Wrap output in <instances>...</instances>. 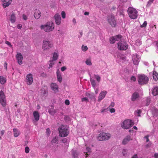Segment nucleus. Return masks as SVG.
<instances>
[{
	"mask_svg": "<svg viewBox=\"0 0 158 158\" xmlns=\"http://www.w3.org/2000/svg\"><path fill=\"white\" fill-rule=\"evenodd\" d=\"M40 28L41 30H44L45 32H49L53 30L54 28V25L52 21H49L44 25H41Z\"/></svg>",
	"mask_w": 158,
	"mask_h": 158,
	"instance_id": "obj_1",
	"label": "nucleus"
},
{
	"mask_svg": "<svg viewBox=\"0 0 158 158\" xmlns=\"http://www.w3.org/2000/svg\"><path fill=\"white\" fill-rule=\"evenodd\" d=\"M68 127L66 126L61 125L58 128L59 135L62 137L66 136L69 134Z\"/></svg>",
	"mask_w": 158,
	"mask_h": 158,
	"instance_id": "obj_2",
	"label": "nucleus"
},
{
	"mask_svg": "<svg viewBox=\"0 0 158 158\" xmlns=\"http://www.w3.org/2000/svg\"><path fill=\"white\" fill-rule=\"evenodd\" d=\"M128 13L129 17L131 19H136L137 17V11L134 8L130 7L128 9Z\"/></svg>",
	"mask_w": 158,
	"mask_h": 158,
	"instance_id": "obj_3",
	"label": "nucleus"
},
{
	"mask_svg": "<svg viewBox=\"0 0 158 158\" xmlns=\"http://www.w3.org/2000/svg\"><path fill=\"white\" fill-rule=\"evenodd\" d=\"M134 123L132 120L127 119L124 120L122 123L121 127L124 129H128L134 125Z\"/></svg>",
	"mask_w": 158,
	"mask_h": 158,
	"instance_id": "obj_4",
	"label": "nucleus"
},
{
	"mask_svg": "<svg viewBox=\"0 0 158 158\" xmlns=\"http://www.w3.org/2000/svg\"><path fill=\"white\" fill-rule=\"evenodd\" d=\"M149 81L148 77L144 74L139 75V85H144L147 84Z\"/></svg>",
	"mask_w": 158,
	"mask_h": 158,
	"instance_id": "obj_5",
	"label": "nucleus"
},
{
	"mask_svg": "<svg viewBox=\"0 0 158 158\" xmlns=\"http://www.w3.org/2000/svg\"><path fill=\"white\" fill-rule=\"evenodd\" d=\"M111 137L109 133H102L99 134L98 137V139L99 141H103L109 139Z\"/></svg>",
	"mask_w": 158,
	"mask_h": 158,
	"instance_id": "obj_6",
	"label": "nucleus"
},
{
	"mask_svg": "<svg viewBox=\"0 0 158 158\" xmlns=\"http://www.w3.org/2000/svg\"><path fill=\"white\" fill-rule=\"evenodd\" d=\"M118 49L121 50H126L128 46L126 42L124 40H121L118 42Z\"/></svg>",
	"mask_w": 158,
	"mask_h": 158,
	"instance_id": "obj_7",
	"label": "nucleus"
},
{
	"mask_svg": "<svg viewBox=\"0 0 158 158\" xmlns=\"http://www.w3.org/2000/svg\"><path fill=\"white\" fill-rule=\"evenodd\" d=\"M53 46L52 42L49 40H44L43 43L42 48L44 50H48Z\"/></svg>",
	"mask_w": 158,
	"mask_h": 158,
	"instance_id": "obj_8",
	"label": "nucleus"
},
{
	"mask_svg": "<svg viewBox=\"0 0 158 158\" xmlns=\"http://www.w3.org/2000/svg\"><path fill=\"white\" fill-rule=\"evenodd\" d=\"M108 22L113 27H115L116 25V21L114 17L112 15H110L107 18Z\"/></svg>",
	"mask_w": 158,
	"mask_h": 158,
	"instance_id": "obj_9",
	"label": "nucleus"
},
{
	"mask_svg": "<svg viewBox=\"0 0 158 158\" xmlns=\"http://www.w3.org/2000/svg\"><path fill=\"white\" fill-rule=\"evenodd\" d=\"M0 102L2 106H6V102L5 97L2 90L0 91Z\"/></svg>",
	"mask_w": 158,
	"mask_h": 158,
	"instance_id": "obj_10",
	"label": "nucleus"
},
{
	"mask_svg": "<svg viewBox=\"0 0 158 158\" xmlns=\"http://www.w3.org/2000/svg\"><path fill=\"white\" fill-rule=\"evenodd\" d=\"M26 80L27 84L29 85H31L33 81L32 74L31 73L28 74L26 77Z\"/></svg>",
	"mask_w": 158,
	"mask_h": 158,
	"instance_id": "obj_11",
	"label": "nucleus"
},
{
	"mask_svg": "<svg viewBox=\"0 0 158 158\" xmlns=\"http://www.w3.org/2000/svg\"><path fill=\"white\" fill-rule=\"evenodd\" d=\"M54 18L56 23L57 25L60 24L61 22V18L60 15L58 13L56 14L54 16Z\"/></svg>",
	"mask_w": 158,
	"mask_h": 158,
	"instance_id": "obj_12",
	"label": "nucleus"
},
{
	"mask_svg": "<svg viewBox=\"0 0 158 158\" xmlns=\"http://www.w3.org/2000/svg\"><path fill=\"white\" fill-rule=\"evenodd\" d=\"M51 89L55 93H56L59 91L58 85L55 83H52L50 85Z\"/></svg>",
	"mask_w": 158,
	"mask_h": 158,
	"instance_id": "obj_13",
	"label": "nucleus"
},
{
	"mask_svg": "<svg viewBox=\"0 0 158 158\" xmlns=\"http://www.w3.org/2000/svg\"><path fill=\"white\" fill-rule=\"evenodd\" d=\"M23 58V56L21 53H17L16 55V58L19 64H22Z\"/></svg>",
	"mask_w": 158,
	"mask_h": 158,
	"instance_id": "obj_14",
	"label": "nucleus"
},
{
	"mask_svg": "<svg viewBox=\"0 0 158 158\" xmlns=\"http://www.w3.org/2000/svg\"><path fill=\"white\" fill-rule=\"evenodd\" d=\"M107 92L106 91H102L99 94L98 97V102L101 101L104 98L106 95Z\"/></svg>",
	"mask_w": 158,
	"mask_h": 158,
	"instance_id": "obj_15",
	"label": "nucleus"
},
{
	"mask_svg": "<svg viewBox=\"0 0 158 158\" xmlns=\"http://www.w3.org/2000/svg\"><path fill=\"white\" fill-rule=\"evenodd\" d=\"M131 139H132L131 138V136L129 135H127L123 139L122 141V143L124 145L126 144Z\"/></svg>",
	"mask_w": 158,
	"mask_h": 158,
	"instance_id": "obj_16",
	"label": "nucleus"
},
{
	"mask_svg": "<svg viewBox=\"0 0 158 158\" xmlns=\"http://www.w3.org/2000/svg\"><path fill=\"white\" fill-rule=\"evenodd\" d=\"M3 2V5L4 8L8 6L11 2L12 0H5L4 1H2Z\"/></svg>",
	"mask_w": 158,
	"mask_h": 158,
	"instance_id": "obj_17",
	"label": "nucleus"
},
{
	"mask_svg": "<svg viewBox=\"0 0 158 158\" xmlns=\"http://www.w3.org/2000/svg\"><path fill=\"white\" fill-rule=\"evenodd\" d=\"M41 12L40 11L37 9L35 10L34 14V17L36 19H38L41 16Z\"/></svg>",
	"mask_w": 158,
	"mask_h": 158,
	"instance_id": "obj_18",
	"label": "nucleus"
},
{
	"mask_svg": "<svg viewBox=\"0 0 158 158\" xmlns=\"http://www.w3.org/2000/svg\"><path fill=\"white\" fill-rule=\"evenodd\" d=\"M56 74L57 75V79L58 81L60 82H61L62 81V77L61 74L59 69H58L56 72Z\"/></svg>",
	"mask_w": 158,
	"mask_h": 158,
	"instance_id": "obj_19",
	"label": "nucleus"
},
{
	"mask_svg": "<svg viewBox=\"0 0 158 158\" xmlns=\"http://www.w3.org/2000/svg\"><path fill=\"white\" fill-rule=\"evenodd\" d=\"M132 60L134 64L136 65H138V58L137 55H134L132 57Z\"/></svg>",
	"mask_w": 158,
	"mask_h": 158,
	"instance_id": "obj_20",
	"label": "nucleus"
},
{
	"mask_svg": "<svg viewBox=\"0 0 158 158\" xmlns=\"http://www.w3.org/2000/svg\"><path fill=\"white\" fill-rule=\"evenodd\" d=\"M14 136L17 137H18L20 134V131L17 129L14 128L13 129Z\"/></svg>",
	"mask_w": 158,
	"mask_h": 158,
	"instance_id": "obj_21",
	"label": "nucleus"
},
{
	"mask_svg": "<svg viewBox=\"0 0 158 158\" xmlns=\"http://www.w3.org/2000/svg\"><path fill=\"white\" fill-rule=\"evenodd\" d=\"M33 115L35 121H37L39 119L40 115L38 112L36 111H34Z\"/></svg>",
	"mask_w": 158,
	"mask_h": 158,
	"instance_id": "obj_22",
	"label": "nucleus"
},
{
	"mask_svg": "<svg viewBox=\"0 0 158 158\" xmlns=\"http://www.w3.org/2000/svg\"><path fill=\"white\" fill-rule=\"evenodd\" d=\"M41 92L43 94H45L47 93L48 92V89L46 86H44L41 89Z\"/></svg>",
	"mask_w": 158,
	"mask_h": 158,
	"instance_id": "obj_23",
	"label": "nucleus"
},
{
	"mask_svg": "<svg viewBox=\"0 0 158 158\" xmlns=\"http://www.w3.org/2000/svg\"><path fill=\"white\" fill-rule=\"evenodd\" d=\"M16 19L15 14L13 13H12L10 16V21L12 23H13L15 22Z\"/></svg>",
	"mask_w": 158,
	"mask_h": 158,
	"instance_id": "obj_24",
	"label": "nucleus"
},
{
	"mask_svg": "<svg viewBox=\"0 0 158 158\" xmlns=\"http://www.w3.org/2000/svg\"><path fill=\"white\" fill-rule=\"evenodd\" d=\"M152 94L154 96L158 95V87H155L153 89Z\"/></svg>",
	"mask_w": 158,
	"mask_h": 158,
	"instance_id": "obj_25",
	"label": "nucleus"
},
{
	"mask_svg": "<svg viewBox=\"0 0 158 158\" xmlns=\"http://www.w3.org/2000/svg\"><path fill=\"white\" fill-rule=\"evenodd\" d=\"M153 79L157 81L158 80V73L156 71H154L152 74Z\"/></svg>",
	"mask_w": 158,
	"mask_h": 158,
	"instance_id": "obj_26",
	"label": "nucleus"
},
{
	"mask_svg": "<svg viewBox=\"0 0 158 158\" xmlns=\"http://www.w3.org/2000/svg\"><path fill=\"white\" fill-rule=\"evenodd\" d=\"M58 56L59 55L56 52H54L52 53V60L56 61L58 59Z\"/></svg>",
	"mask_w": 158,
	"mask_h": 158,
	"instance_id": "obj_27",
	"label": "nucleus"
},
{
	"mask_svg": "<svg viewBox=\"0 0 158 158\" xmlns=\"http://www.w3.org/2000/svg\"><path fill=\"white\" fill-rule=\"evenodd\" d=\"M48 112L49 114L52 115H54L56 113V111L53 107L50 108Z\"/></svg>",
	"mask_w": 158,
	"mask_h": 158,
	"instance_id": "obj_28",
	"label": "nucleus"
},
{
	"mask_svg": "<svg viewBox=\"0 0 158 158\" xmlns=\"http://www.w3.org/2000/svg\"><path fill=\"white\" fill-rule=\"evenodd\" d=\"M138 94L137 93H134L131 98V100L133 101H135L137 98H138Z\"/></svg>",
	"mask_w": 158,
	"mask_h": 158,
	"instance_id": "obj_29",
	"label": "nucleus"
},
{
	"mask_svg": "<svg viewBox=\"0 0 158 158\" xmlns=\"http://www.w3.org/2000/svg\"><path fill=\"white\" fill-rule=\"evenodd\" d=\"M6 80V78L3 76H0V82L1 84H4L5 83Z\"/></svg>",
	"mask_w": 158,
	"mask_h": 158,
	"instance_id": "obj_30",
	"label": "nucleus"
},
{
	"mask_svg": "<svg viewBox=\"0 0 158 158\" xmlns=\"http://www.w3.org/2000/svg\"><path fill=\"white\" fill-rule=\"evenodd\" d=\"M72 154L73 158H77L78 156V154L76 150H73L72 151Z\"/></svg>",
	"mask_w": 158,
	"mask_h": 158,
	"instance_id": "obj_31",
	"label": "nucleus"
},
{
	"mask_svg": "<svg viewBox=\"0 0 158 158\" xmlns=\"http://www.w3.org/2000/svg\"><path fill=\"white\" fill-rule=\"evenodd\" d=\"M117 57L122 61L124 60H125V56L121 54H118L117 56Z\"/></svg>",
	"mask_w": 158,
	"mask_h": 158,
	"instance_id": "obj_32",
	"label": "nucleus"
},
{
	"mask_svg": "<svg viewBox=\"0 0 158 158\" xmlns=\"http://www.w3.org/2000/svg\"><path fill=\"white\" fill-rule=\"evenodd\" d=\"M152 114L153 115L155 116H158V109L156 108H153L152 110Z\"/></svg>",
	"mask_w": 158,
	"mask_h": 158,
	"instance_id": "obj_33",
	"label": "nucleus"
},
{
	"mask_svg": "<svg viewBox=\"0 0 158 158\" xmlns=\"http://www.w3.org/2000/svg\"><path fill=\"white\" fill-rule=\"evenodd\" d=\"M90 81L93 87L95 89V87L96 85V83L95 80L94 79H90Z\"/></svg>",
	"mask_w": 158,
	"mask_h": 158,
	"instance_id": "obj_34",
	"label": "nucleus"
},
{
	"mask_svg": "<svg viewBox=\"0 0 158 158\" xmlns=\"http://www.w3.org/2000/svg\"><path fill=\"white\" fill-rule=\"evenodd\" d=\"M114 38H115V40L116 41H120L121 40V35H117L116 36H114Z\"/></svg>",
	"mask_w": 158,
	"mask_h": 158,
	"instance_id": "obj_35",
	"label": "nucleus"
},
{
	"mask_svg": "<svg viewBox=\"0 0 158 158\" xmlns=\"http://www.w3.org/2000/svg\"><path fill=\"white\" fill-rule=\"evenodd\" d=\"M55 61H54L52 60H51L49 61V62L50 63L49 64V66L50 67H52L53 66V65L55 64Z\"/></svg>",
	"mask_w": 158,
	"mask_h": 158,
	"instance_id": "obj_36",
	"label": "nucleus"
},
{
	"mask_svg": "<svg viewBox=\"0 0 158 158\" xmlns=\"http://www.w3.org/2000/svg\"><path fill=\"white\" fill-rule=\"evenodd\" d=\"M58 141V138L56 137H53L52 140V143H57Z\"/></svg>",
	"mask_w": 158,
	"mask_h": 158,
	"instance_id": "obj_37",
	"label": "nucleus"
},
{
	"mask_svg": "<svg viewBox=\"0 0 158 158\" xmlns=\"http://www.w3.org/2000/svg\"><path fill=\"white\" fill-rule=\"evenodd\" d=\"M94 75L95 77V78L96 79L97 81L98 82H99L100 81L101 79L100 77L98 75L94 74Z\"/></svg>",
	"mask_w": 158,
	"mask_h": 158,
	"instance_id": "obj_38",
	"label": "nucleus"
},
{
	"mask_svg": "<svg viewBox=\"0 0 158 158\" xmlns=\"http://www.w3.org/2000/svg\"><path fill=\"white\" fill-rule=\"evenodd\" d=\"M86 64L89 65H91L92 64L91 62V60L90 59H87L85 61Z\"/></svg>",
	"mask_w": 158,
	"mask_h": 158,
	"instance_id": "obj_39",
	"label": "nucleus"
},
{
	"mask_svg": "<svg viewBox=\"0 0 158 158\" xmlns=\"http://www.w3.org/2000/svg\"><path fill=\"white\" fill-rule=\"evenodd\" d=\"M115 38L114 37H113L111 38L110 39V42L111 44H114L116 41L115 40Z\"/></svg>",
	"mask_w": 158,
	"mask_h": 158,
	"instance_id": "obj_40",
	"label": "nucleus"
},
{
	"mask_svg": "<svg viewBox=\"0 0 158 158\" xmlns=\"http://www.w3.org/2000/svg\"><path fill=\"white\" fill-rule=\"evenodd\" d=\"M81 49L83 51L85 52L87 50L88 48L86 46H84V45H83L82 46Z\"/></svg>",
	"mask_w": 158,
	"mask_h": 158,
	"instance_id": "obj_41",
	"label": "nucleus"
},
{
	"mask_svg": "<svg viewBox=\"0 0 158 158\" xmlns=\"http://www.w3.org/2000/svg\"><path fill=\"white\" fill-rule=\"evenodd\" d=\"M130 80L131 82H135L136 80V78L134 76H132L131 77Z\"/></svg>",
	"mask_w": 158,
	"mask_h": 158,
	"instance_id": "obj_42",
	"label": "nucleus"
},
{
	"mask_svg": "<svg viewBox=\"0 0 158 158\" xmlns=\"http://www.w3.org/2000/svg\"><path fill=\"white\" fill-rule=\"evenodd\" d=\"M147 25V22L146 21H144L143 23L141 25L140 27H146Z\"/></svg>",
	"mask_w": 158,
	"mask_h": 158,
	"instance_id": "obj_43",
	"label": "nucleus"
},
{
	"mask_svg": "<svg viewBox=\"0 0 158 158\" xmlns=\"http://www.w3.org/2000/svg\"><path fill=\"white\" fill-rule=\"evenodd\" d=\"M61 15L63 19L65 18V16H66V14H65V12L64 11H62L61 12Z\"/></svg>",
	"mask_w": 158,
	"mask_h": 158,
	"instance_id": "obj_44",
	"label": "nucleus"
},
{
	"mask_svg": "<svg viewBox=\"0 0 158 158\" xmlns=\"http://www.w3.org/2000/svg\"><path fill=\"white\" fill-rule=\"evenodd\" d=\"M25 151L26 153H27L29 152V148L28 147H26L25 148Z\"/></svg>",
	"mask_w": 158,
	"mask_h": 158,
	"instance_id": "obj_45",
	"label": "nucleus"
},
{
	"mask_svg": "<svg viewBox=\"0 0 158 158\" xmlns=\"http://www.w3.org/2000/svg\"><path fill=\"white\" fill-rule=\"evenodd\" d=\"M50 130L49 128H47L46 130V133L48 135H49L50 134Z\"/></svg>",
	"mask_w": 158,
	"mask_h": 158,
	"instance_id": "obj_46",
	"label": "nucleus"
},
{
	"mask_svg": "<svg viewBox=\"0 0 158 158\" xmlns=\"http://www.w3.org/2000/svg\"><path fill=\"white\" fill-rule=\"evenodd\" d=\"M123 155V156H125L127 153V151L125 149H123L122 152Z\"/></svg>",
	"mask_w": 158,
	"mask_h": 158,
	"instance_id": "obj_47",
	"label": "nucleus"
},
{
	"mask_svg": "<svg viewBox=\"0 0 158 158\" xmlns=\"http://www.w3.org/2000/svg\"><path fill=\"white\" fill-rule=\"evenodd\" d=\"M88 100L87 98H82L81 101L82 102H87Z\"/></svg>",
	"mask_w": 158,
	"mask_h": 158,
	"instance_id": "obj_48",
	"label": "nucleus"
},
{
	"mask_svg": "<svg viewBox=\"0 0 158 158\" xmlns=\"http://www.w3.org/2000/svg\"><path fill=\"white\" fill-rule=\"evenodd\" d=\"M5 43L6 44L8 45L9 47H10L12 46V45H11L10 43L9 42L7 41H5Z\"/></svg>",
	"mask_w": 158,
	"mask_h": 158,
	"instance_id": "obj_49",
	"label": "nucleus"
},
{
	"mask_svg": "<svg viewBox=\"0 0 158 158\" xmlns=\"http://www.w3.org/2000/svg\"><path fill=\"white\" fill-rule=\"evenodd\" d=\"M154 0H149L147 4L148 6H150Z\"/></svg>",
	"mask_w": 158,
	"mask_h": 158,
	"instance_id": "obj_50",
	"label": "nucleus"
},
{
	"mask_svg": "<svg viewBox=\"0 0 158 158\" xmlns=\"http://www.w3.org/2000/svg\"><path fill=\"white\" fill-rule=\"evenodd\" d=\"M23 19L24 20H26L27 19V16L24 14L23 15Z\"/></svg>",
	"mask_w": 158,
	"mask_h": 158,
	"instance_id": "obj_51",
	"label": "nucleus"
},
{
	"mask_svg": "<svg viewBox=\"0 0 158 158\" xmlns=\"http://www.w3.org/2000/svg\"><path fill=\"white\" fill-rule=\"evenodd\" d=\"M65 103L66 105H68L69 104L70 102L69 100H66L65 101Z\"/></svg>",
	"mask_w": 158,
	"mask_h": 158,
	"instance_id": "obj_52",
	"label": "nucleus"
},
{
	"mask_svg": "<svg viewBox=\"0 0 158 158\" xmlns=\"http://www.w3.org/2000/svg\"><path fill=\"white\" fill-rule=\"evenodd\" d=\"M114 106V102H112L110 105L109 107H113Z\"/></svg>",
	"mask_w": 158,
	"mask_h": 158,
	"instance_id": "obj_53",
	"label": "nucleus"
},
{
	"mask_svg": "<svg viewBox=\"0 0 158 158\" xmlns=\"http://www.w3.org/2000/svg\"><path fill=\"white\" fill-rule=\"evenodd\" d=\"M148 137H149V136L148 135H147L144 137V138L146 139V141L147 142H148L149 141V139L148 138Z\"/></svg>",
	"mask_w": 158,
	"mask_h": 158,
	"instance_id": "obj_54",
	"label": "nucleus"
},
{
	"mask_svg": "<svg viewBox=\"0 0 158 158\" xmlns=\"http://www.w3.org/2000/svg\"><path fill=\"white\" fill-rule=\"evenodd\" d=\"M86 151L89 152V153H90V152H91V149L90 148H88V147H87L86 148Z\"/></svg>",
	"mask_w": 158,
	"mask_h": 158,
	"instance_id": "obj_55",
	"label": "nucleus"
},
{
	"mask_svg": "<svg viewBox=\"0 0 158 158\" xmlns=\"http://www.w3.org/2000/svg\"><path fill=\"white\" fill-rule=\"evenodd\" d=\"M110 111L111 113H114L115 112V110L114 108H112L110 109Z\"/></svg>",
	"mask_w": 158,
	"mask_h": 158,
	"instance_id": "obj_56",
	"label": "nucleus"
},
{
	"mask_svg": "<svg viewBox=\"0 0 158 158\" xmlns=\"http://www.w3.org/2000/svg\"><path fill=\"white\" fill-rule=\"evenodd\" d=\"M150 99L149 98H147L146 99V101L147 102V103L148 104V105L149 104L150 102Z\"/></svg>",
	"mask_w": 158,
	"mask_h": 158,
	"instance_id": "obj_57",
	"label": "nucleus"
},
{
	"mask_svg": "<svg viewBox=\"0 0 158 158\" xmlns=\"http://www.w3.org/2000/svg\"><path fill=\"white\" fill-rule=\"evenodd\" d=\"M61 70L62 71H64L65 70H66V68L65 67V66H63L61 68Z\"/></svg>",
	"mask_w": 158,
	"mask_h": 158,
	"instance_id": "obj_58",
	"label": "nucleus"
},
{
	"mask_svg": "<svg viewBox=\"0 0 158 158\" xmlns=\"http://www.w3.org/2000/svg\"><path fill=\"white\" fill-rule=\"evenodd\" d=\"M89 96V98H94V97L93 95H91L89 93L88 94Z\"/></svg>",
	"mask_w": 158,
	"mask_h": 158,
	"instance_id": "obj_59",
	"label": "nucleus"
},
{
	"mask_svg": "<svg viewBox=\"0 0 158 158\" xmlns=\"http://www.w3.org/2000/svg\"><path fill=\"white\" fill-rule=\"evenodd\" d=\"M135 116H138V110H136L135 112Z\"/></svg>",
	"mask_w": 158,
	"mask_h": 158,
	"instance_id": "obj_60",
	"label": "nucleus"
},
{
	"mask_svg": "<svg viewBox=\"0 0 158 158\" xmlns=\"http://www.w3.org/2000/svg\"><path fill=\"white\" fill-rule=\"evenodd\" d=\"M7 63L5 62V63H4V67H5V68L6 70L7 69Z\"/></svg>",
	"mask_w": 158,
	"mask_h": 158,
	"instance_id": "obj_61",
	"label": "nucleus"
},
{
	"mask_svg": "<svg viewBox=\"0 0 158 158\" xmlns=\"http://www.w3.org/2000/svg\"><path fill=\"white\" fill-rule=\"evenodd\" d=\"M98 91H99V89H98V88H97L96 89H95V94H97L98 93Z\"/></svg>",
	"mask_w": 158,
	"mask_h": 158,
	"instance_id": "obj_62",
	"label": "nucleus"
},
{
	"mask_svg": "<svg viewBox=\"0 0 158 158\" xmlns=\"http://www.w3.org/2000/svg\"><path fill=\"white\" fill-rule=\"evenodd\" d=\"M154 156L155 158H158V153H155L154 154Z\"/></svg>",
	"mask_w": 158,
	"mask_h": 158,
	"instance_id": "obj_63",
	"label": "nucleus"
},
{
	"mask_svg": "<svg viewBox=\"0 0 158 158\" xmlns=\"http://www.w3.org/2000/svg\"><path fill=\"white\" fill-rule=\"evenodd\" d=\"M132 158H138L137 155H135L133 156Z\"/></svg>",
	"mask_w": 158,
	"mask_h": 158,
	"instance_id": "obj_64",
	"label": "nucleus"
}]
</instances>
